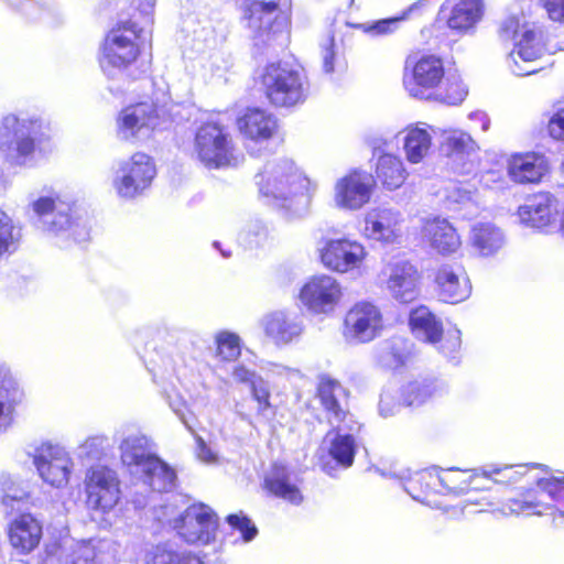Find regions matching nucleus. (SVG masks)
Masks as SVG:
<instances>
[{"label": "nucleus", "mask_w": 564, "mask_h": 564, "mask_svg": "<svg viewBox=\"0 0 564 564\" xmlns=\"http://www.w3.org/2000/svg\"><path fill=\"white\" fill-rule=\"evenodd\" d=\"M437 296L441 301L458 304L471 294V284L460 264L446 263L437 269L435 275Z\"/></svg>", "instance_id": "obj_22"}, {"label": "nucleus", "mask_w": 564, "mask_h": 564, "mask_svg": "<svg viewBox=\"0 0 564 564\" xmlns=\"http://www.w3.org/2000/svg\"><path fill=\"white\" fill-rule=\"evenodd\" d=\"M403 85L410 96L432 99L438 96L448 104L462 102L467 89L458 76H445L444 63L434 54L410 55L405 61Z\"/></svg>", "instance_id": "obj_1"}, {"label": "nucleus", "mask_w": 564, "mask_h": 564, "mask_svg": "<svg viewBox=\"0 0 564 564\" xmlns=\"http://www.w3.org/2000/svg\"><path fill=\"white\" fill-rule=\"evenodd\" d=\"M173 527L186 542L207 544L216 536L218 519L209 507L194 505L174 520Z\"/></svg>", "instance_id": "obj_16"}, {"label": "nucleus", "mask_w": 564, "mask_h": 564, "mask_svg": "<svg viewBox=\"0 0 564 564\" xmlns=\"http://www.w3.org/2000/svg\"><path fill=\"white\" fill-rule=\"evenodd\" d=\"M547 509L551 508L541 498H531V496L528 495L523 499L510 500L500 509V512L505 516L520 513L541 516Z\"/></svg>", "instance_id": "obj_42"}, {"label": "nucleus", "mask_w": 564, "mask_h": 564, "mask_svg": "<svg viewBox=\"0 0 564 564\" xmlns=\"http://www.w3.org/2000/svg\"><path fill=\"white\" fill-rule=\"evenodd\" d=\"M47 124L37 115L7 113L0 119V156L12 167L26 166L45 137Z\"/></svg>", "instance_id": "obj_3"}, {"label": "nucleus", "mask_w": 564, "mask_h": 564, "mask_svg": "<svg viewBox=\"0 0 564 564\" xmlns=\"http://www.w3.org/2000/svg\"><path fill=\"white\" fill-rule=\"evenodd\" d=\"M386 290L400 303L413 302L419 295L420 274L406 260L389 262L382 272Z\"/></svg>", "instance_id": "obj_20"}, {"label": "nucleus", "mask_w": 564, "mask_h": 564, "mask_svg": "<svg viewBox=\"0 0 564 564\" xmlns=\"http://www.w3.org/2000/svg\"><path fill=\"white\" fill-rule=\"evenodd\" d=\"M506 235L501 228L491 223H477L469 232L468 246L480 258L498 254L506 246Z\"/></svg>", "instance_id": "obj_25"}, {"label": "nucleus", "mask_w": 564, "mask_h": 564, "mask_svg": "<svg viewBox=\"0 0 564 564\" xmlns=\"http://www.w3.org/2000/svg\"><path fill=\"white\" fill-rule=\"evenodd\" d=\"M119 486L115 470L101 465L89 468L85 477L88 507L101 512L113 509L120 499Z\"/></svg>", "instance_id": "obj_13"}, {"label": "nucleus", "mask_w": 564, "mask_h": 564, "mask_svg": "<svg viewBox=\"0 0 564 564\" xmlns=\"http://www.w3.org/2000/svg\"><path fill=\"white\" fill-rule=\"evenodd\" d=\"M217 345V356L223 360H236L241 354L240 337L231 332L223 330L215 336Z\"/></svg>", "instance_id": "obj_44"}, {"label": "nucleus", "mask_w": 564, "mask_h": 564, "mask_svg": "<svg viewBox=\"0 0 564 564\" xmlns=\"http://www.w3.org/2000/svg\"><path fill=\"white\" fill-rule=\"evenodd\" d=\"M358 432L359 430L332 427V431L327 433L326 437L330 442L329 454L344 467L352 465L356 453L355 434Z\"/></svg>", "instance_id": "obj_36"}, {"label": "nucleus", "mask_w": 564, "mask_h": 564, "mask_svg": "<svg viewBox=\"0 0 564 564\" xmlns=\"http://www.w3.org/2000/svg\"><path fill=\"white\" fill-rule=\"evenodd\" d=\"M484 10L482 0H457L446 17V24L459 34L470 33L481 21Z\"/></svg>", "instance_id": "obj_29"}, {"label": "nucleus", "mask_w": 564, "mask_h": 564, "mask_svg": "<svg viewBox=\"0 0 564 564\" xmlns=\"http://www.w3.org/2000/svg\"><path fill=\"white\" fill-rule=\"evenodd\" d=\"M260 197L275 208L295 210L307 204L311 196V181L290 159L272 160L256 175Z\"/></svg>", "instance_id": "obj_2"}, {"label": "nucleus", "mask_w": 564, "mask_h": 564, "mask_svg": "<svg viewBox=\"0 0 564 564\" xmlns=\"http://www.w3.org/2000/svg\"><path fill=\"white\" fill-rule=\"evenodd\" d=\"M138 10L144 15L147 22H151V15L155 7V0H137Z\"/></svg>", "instance_id": "obj_60"}, {"label": "nucleus", "mask_w": 564, "mask_h": 564, "mask_svg": "<svg viewBox=\"0 0 564 564\" xmlns=\"http://www.w3.org/2000/svg\"><path fill=\"white\" fill-rule=\"evenodd\" d=\"M460 347V336L459 332L455 330L453 334H448L445 343L442 345L441 349L443 354L451 355L455 352Z\"/></svg>", "instance_id": "obj_59"}, {"label": "nucleus", "mask_w": 564, "mask_h": 564, "mask_svg": "<svg viewBox=\"0 0 564 564\" xmlns=\"http://www.w3.org/2000/svg\"><path fill=\"white\" fill-rule=\"evenodd\" d=\"M410 326L415 337L435 344L443 335L442 322L426 306H419L410 314Z\"/></svg>", "instance_id": "obj_35"}, {"label": "nucleus", "mask_w": 564, "mask_h": 564, "mask_svg": "<svg viewBox=\"0 0 564 564\" xmlns=\"http://www.w3.org/2000/svg\"><path fill=\"white\" fill-rule=\"evenodd\" d=\"M139 476H142L144 482L154 491H170L175 487V471L156 456L150 459Z\"/></svg>", "instance_id": "obj_39"}, {"label": "nucleus", "mask_w": 564, "mask_h": 564, "mask_svg": "<svg viewBox=\"0 0 564 564\" xmlns=\"http://www.w3.org/2000/svg\"><path fill=\"white\" fill-rule=\"evenodd\" d=\"M288 9V0H246L242 19L250 34L264 42L286 28Z\"/></svg>", "instance_id": "obj_9"}, {"label": "nucleus", "mask_w": 564, "mask_h": 564, "mask_svg": "<svg viewBox=\"0 0 564 564\" xmlns=\"http://www.w3.org/2000/svg\"><path fill=\"white\" fill-rule=\"evenodd\" d=\"M134 26L132 23L129 28H118L107 34L101 47L100 66L108 77L116 76L137 59L139 47L135 40L139 35Z\"/></svg>", "instance_id": "obj_10"}, {"label": "nucleus", "mask_w": 564, "mask_h": 564, "mask_svg": "<svg viewBox=\"0 0 564 564\" xmlns=\"http://www.w3.org/2000/svg\"><path fill=\"white\" fill-rule=\"evenodd\" d=\"M26 498L28 494L18 486L1 496V503L4 506L6 511L9 512L19 509Z\"/></svg>", "instance_id": "obj_55"}, {"label": "nucleus", "mask_w": 564, "mask_h": 564, "mask_svg": "<svg viewBox=\"0 0 564 564\" xmlns=\"http://www.w3.org/2000/svg\"><path fill=\"white\" fill-rule=\"evenodd\" d=\"M470 119H477L481 122V130L487 131L489 129V119L484 112H475L470 115Z\"/></svg>", "instance_id": "obj_63"}, {"label": "nucleus", "mask_w": 564, "mask_h": 564, "mask_svg": "<svg viewBox=\"0 0 564 564\" xmlns=\"http://www.w3.org/2000/svg\"><path fill=\"white\" fill-rule=\"evenodd\" d=\"M232 377L237 382L249 386L251 392L253 391V388L258 384V382H267L253 370L248 369L243 365H237L234 367Z\"/></svg>", "instance_id": "obj_52"}, {"label": "nucleus", "mask_w": 564, "mask_h": 564, "mask_svg": "<svg viewBox=\"0 0 564 564\" xmlns=\"http://www.w3.org/2000/svg\"><path fill=\"white\" fill-rule=\"evenodd\" d=\"M343 296L341 284L328 274L312 276L300 291L301 303L313 314L333 313Z\"/></svg>", "instance_id": "obj_14"}, {"label": "nucleus", "mask_w": 564, "mask_h": 564, "mask_svg": "<svg viewBox=\"0 0 564 564\" xmlns=\"http://www.w3.org/2000/svg\"><path fill=\"white\" fill-rule=\"evenodd\" d=\"M119 449L122 464L132 475H139L150 459L155 457L149 448L148 438L140 434L126 436L121 441Z\"/></svg>", "instance_id": "obj_33"}, {"label": "nucleus", "mask_w": 564, "mask_h": 564, "mask_svg": "<svg viewBox=\"0 0 564 564\" xmlns=\"http://www.w3.org/2000/svg\"><path fill=\"white\" fill-rule=\"evenodd\" d=\"M33 464L41 479L52 487L62 488L68 484L73 462L63 447L48 443L40 445L33 453Z\"/></svg>", "instance_id": "obj_15"}, {"label": "nucleus", "mask_w": 564, "mask_h": 564, "mask_svg": "<svg viewBox=\"0 0 564 564\" xmlns=\"http://www.w3.org/2000/svg\"><path fill=\"white\" fill-rule=\"evenodd\" d=\"M423 236L430 246L442 254L454 253L462 246L456 228L445 218L435 217L426 219L423 227Z\"/></svg>", "instance_id": "obj_27"}, {"label": "nucleus", "mask_w": 564, "mask_h": 564, "mask_svg": "<svg viewBox=\"0 0 564 564\" xmlns=\"http://www.w3.org/2000/svg\"><path fill=\"white\" fill-rule=\"evenodd\" d=\"M269 237L268 227L261 223L251 224L246 232V240L250 248L263 246Z\"/></svg>", "instance_id": "obj_50"}, {"label": "nucleus", "mask_w": 564, "mask_h": 564, "mask_svg": "<svg viewBox=\"0 0 564 564\" xmlns=\"http://www.w3.org/2000/svg\"><path fill=\"white\" fill-rule=\"evenodd\" d=\"M382 328V313L370 302L356 303L345 316L344 335L349 340L371 341L380 335Z\"/></svg>", "instance_id": "obj_17"}, {"label": "nucleus", "mask_w": 564, "mask_h": 564, "mask_svg": "<svg viewBox=\"0 0 564 564\" xmlns=\"http://www.w3.org/2000/svg\"><path fill=\"white\" fill-rule=\"evenodd\" d=\"M499 34L502 40L514 41V48L509 54V67L514 75L528 76L539 70L532 64L542 56L543 47L532 28L511 15L501 23Z\"/></svg>", "instance_id": "obj_4"}, {"label": "nucleus", "mask_w": 564, "mask_h": 564, "mask_svg": "<svg viewBox=\"0 0 564 564\" xmlns=\"http://www.w3.org/2000/svg\"><path fill=\"white\" fill-rule=\"evenodd\" d=\"M264 488L271 495L290 503L300 505L303 501L297 480L283 465L272 466L264 477Z\"/></svg>", "instance_id": "obj_30"}, {"label": "nucleus", "mask_w": 564, "mask_h": 564, "mask_svg": "<svg viewBox=\"0 0 564 564\" xmlns=\"http://www.w3.org/2000/svg\"><path fill=\"white\" fill-rule=\"evenodd\" d=\"M228 524L240 532L243 542L252 541L258 534V529L251 520L242 512L229 514L227 517Z\"/></svg>", "instance_id": "obj_46"}, {"label": "nucleus", "mask_w": 564, "mask_h": 564, "mask_svg": "<svg viewBox=\"0 0 564 564\" xmlns=\"http://www.w3.org/2000/svg\"><path fill=\"white\" fill-rule=\"evenodd\" d=\"M272 372L276 373V375H281V376H286L291 372V370L289 368H285V367H282V366H274L273 369L271 370Z\"/></svg>", "instance_id": "obj_64"}, {"label": "nucleus", "mask_w": 564, "mask_h": 564, "mask_svg": "<svg viewBox=\"0 0 564 564\" xmlns=\"http://www.w3.org/2000/svg\"><path fill=\"white\" fill-rule=\"evenodd\" d=\"M160 115L153 102L144 101L124 108L117 122L118 135L126 141L149 137L150 131L160 124Z\"/></svg>", "instance_id": "obj_18"}, {"label": "nucleus", "mask_w": 564, "mask_h": 564, "mask_svg": "<svg viewBox=\"0 0 564 564\" xmlns=\"http://www.w3.org/2000/svg\"><path fill=\"white\" fill-rule=\"evenodd\" d=\"M538 487L552 500H556L564 491V477L542 478L538 481Z\"/></svg>", "instance_id": "obj_54"}, {"label": "nucleus", "mask_w": 564, "mask_h": 564, "mask_svg": "<svg viewBox=\"0 0 564 564\" xmlns=\"http://www.w3.org/2000/svg\"><path fill=\"white\" fill-rule=\"evenodd\" d=\"M421 6L422 2H415L411 4L400 17L360 23L357 28L370 36H383L391 34L398 29L400 21L405 20L414 10L419 9Z\"/></svg>", "instance_id": "obj_40"}, {"label": "nucleus", "mask_w": 564, "mask_h": 564, "mask_svg": "<svg viewBox=\"0 0 564 564\" xmlns=\"http://www.w3.org/2000/svg\"><path fill=\"white\" fill-rule=\"evenodd\" d=\"M556 199L547 194H540L519 207L520 221L529 227L543 229L556 219Z\"/></svg>", "instance_id": "obj_28"}, {"label": "nucleus", "mask_w": 564, "mask_h": 564, "mask_svg": "<svg viewBox=\"0 0 564 564\" xmlns=\"http://www.w3.org/2000/svg\"><path fill=\"white\" fill-rule=\"evenodd\" d=\"M96 557L95 547L89 542H82L77 544L67 564H94Z\"/></svg>", "instance_id": "obj_53"}, {"label": "nucleus", "mask_w": 564, "mask_h": 564, "mask_svg": "<svg viewBox=\"0 0 564 564\" xmlns=\"http://www.w3.org/2000/svg\"><path fill=\"white\" fill-rule=\"evenodd\" d=\"M193 153L203 165L209 169L234 166L240 161V154L230 133L215 122H206L198 127Z\"/></svg>", "instance_id": "obj_5"}, {"label": "nucleus", "mask_w": 564, "mask_h": 564, "mask_svg": "<svg viewBox=\"0 0 564 564\" xmlns=\"http://www.w3.org/2000/svg\"><path fill=\"white\" fill-rule=\"evenodd\" d=\"M549 135L556 141H564V106L558 107L547 122Z\"/></svg>", "instance_id": "obj_51"}, {"label": "nucleus", "mask_w": 564, "mask_h": 564, "mask_svg": "<svg viewBox=\"0 0 564 564\" xmlns=\"http://www.w3.org/2000/svg\"><path fill=\"white\" fill-rule=\"evenodd\" d=\"M147 564H203L200 558L191 553H180L164 546H158Z\"/></svg>", "instance_id": "obj_43"}, {"label": "nucleus", "mask_w": 564, "mask_h": 564, "mask_svg": "<svg viewBox=\"0 0 564 564\" xmlns=\"http://www.w3.org/2000/svg\"><path fill=\"white\" fill-rule=\"evenodd\" d=\"M20 236V230L14 226L12 218L0 209V259L17 250Z\"/></svg>", "instance_id": "obj_41"}, {"label": "nucleus", "mask_w": 564, "mask_h": 564, "mask_svg": "<svg viewBox=\"0 0 564 564\" xmlns=\"http://www.w3.org/2000/svg\"><path fill=\"white\" fill-rule=\"evenodd\" d=\"M371 192V177L365 172H352L337 180L334 203L340 209L358 210L369 202Z\"/></svg>", "instance_id": "obj_21"}, {"label": "nucleus", "mask_w": 564, "mask_h": 564, "mask_svg": "<svg viewBox=\"0 0 564 564\" xmlns=\"http://www.w3.org/2000/svg\"><path fill=\"white\" fill-rule=\"evenodd\" d=\"M237 130L245 140L262 143L278 131L276 119L260 108H248L236 121Z\"/></svg>", "instance_id": "obj_24"}, {"label": "nucleus", "mask_w": 564, "mask_h": 564, "mask_svg": "<svg viewBox=\"0 0 564 564\" xmlns=\"http://www.w3.org/2000/svg\"><path fill=\"white\" fill-rule=\"evenodd\" d=\"M261 84L267 98L275 106L291 107L306 97L305 77L286 65H268L263 69Z\"/></svg>", "instance_id": "obj_6"}, {"label": "nucleus", "mask_w": 564, "mask_h": 564, "mask_svg": "<svg viewBox=\"0 0 564 564\" xmlns=\"http://www.w3.org/2000/svg\"><path fill=\"white\" fill-rule=\"evenodd\" d=\"M252 398L258 403V415L267 421L274 415L273 405L270 402L271 391L268 382H258L251 392Z\"/></svg>", "instance_id": "obj_45"}, {"label": "nucleus", "mask_w": 564, "mask_h": 564, "mask_svg": "<svg viewBox=\"0 0 564 564\" xmlns=\"http://www.w3.org/2000/svg\"><path fill=\"white\" fill-rule=\"evenodd\" d=\"M260 326L265 337L276 346H285L303 334L302 321L285 311H273L262 316Z\"/></svg>", "instance_id": "obj_23"}, {"label": "nucleus", "mask_w": 564, "mask_h": 564, "mask_svg": "<svg viewBox=\"0 0 564 564\" xmlns=\"http://www.w3.org/2000/svg\"><path fill=\"white\" fill-rule=\"evenodd\" d=\"M42 536V527L30 513L14 519L9 527L11 545L21 552H30L37 546Z\"/></svg>", "instance_id": "obj_34"}, {"label": "nucleus", "mask_w": 564, "mask_h": 564, "mask_svg": "<svg viewBox=\"0 0 564 564\" xmlns=\"http://www.w3.org/2000/svg\"><path fill=\"white\" fill-rule=\"evenodd\" d=\"M197 442V456L198 458L207 464L216 463L218 459L217 454L206 445L202 437L196 438Z\"/></svg>", "instance_id": "obj_58"}, {"label": "nucleus", "mask_w": 564, "mask_h": 564, "mask_svg": "<svg viewBox=\"0 0 564 564\" xmlns=\"http://www.w3.org/2000/svg\"><path fill=\"white\" fill-rule=\"evenodd\" d=\"M393 350L394 347L391 348V351H388L384 356H382V361L389 367H398L404 362L403 356L401 354L394 352Z\"/></svg>", "instance_id": "obj_61"}, {"label": "nucleus", "mask_w": 564, "mask_h": 564, "mask_svg": "<svg viewBox=\"0 0 564 564\" xmlns=\"http://www.w3.org/2000/svg\"><path fill=\"white\" fill-rule=\"evenodd\" d=\"M156 175L153 160L145 153L137 152L119 163L112 186L123 198H133L142 194Z\"/></svg>", "instance_id": "obj_11"}, {"label": "nucleus", "mask_w": 564, "mask_h": 564, "mask_svg": "<svg viewBox=\"0 0 564 564\" xmlns=\"http://www.w3.org/2000/svg\"><path fill=\"white\" fill-rule=\"evenodd\" d=\"M547 17L554 22H564V0H542Z\"/></svg>", "instance_id": "obj_56"}, {"label": "nucleus", "mask_w": 564, "mask_h": 564, "mask_svg": "<svg viewBox=\"0 0 564 564\" xmlns=\"http://www.w3.org/2000/svg\"><path fill=\"white\" fill-rule=\"evenodd\" d=\"M546 172V160L536 153L514 154L508 162V174L516 183L539 182Z\"/></svg>", "instance_id": "obj_31"}, {"label": "nucleus", "mask_w": 564, "mask_h": 564, "mask_svg": "<svg viewBox=\"0 0 564 564\" xmlns=\"http://www.w3.org/2000/svg\"><path fill=\"white\" fill-rule=\"evenodd\" d=\"M437 133L442 138L441 149L452 159H462L465 155H470L478 150L476 141L469 133L459 129L441 130Z\"/></svg>", "instance_id": "obj_37"}, {"label": "nucleus", "mask_w": 564, "mask_h": 564, "mask_svg": "<svg viewBox=\"0 0 564 564\" xmlns=\"http://www.w3.org/2000/svg\"><path fill=\"white\" fill-rule=\"evenodd\" d=\"M316 395L332 427L360 430L348 409V391L338 380L328 375L319 376Z\"/></svg>", "instance_id": "obj_12"}, {"label": "nucleus", "mask_w": 564, "mask_h": 564, "mask_svg": "<svg viewBox=\"0 0 564 564\" xmlns=\"http://www.w3.org/2000/svg\"><path fill=\"white\" fill-rule=\"evenodd\" d=\"M321 56L324 72L327 74L333 73L338 57V47L333 35H327L321 42Z\"/></svg>", "instance_id": "obj_47"}, {"label": "nucleus", "mask_w": 564, "mask_h": 564, "mask_svg": "<svg viewBox=\"0 0 564 564\" xmlns=\"http://www.w3.org/2000/svg\"><path fill=\"white\" fill-rule=\"evenodd\" d=\"M433 133L437 134V129L425 123L410 124L400 132L403 153L409 163L419 164L430 154Z\"/></svg>", "instance_id": "obj_26"}, {"label": "nucleus", "mask_w": 564, "mask_h": 564, "mask_svg": "<svg viewBox=\"0 0 564 564\" xmlns=\"http://www.w3.org/2000/svg\"><path fill=\"white\" fill-rule=\"evenodd\" d=\"M399 408V404L394 402L392 395L388 392H383L379 401V412L383 417L393 415Z\"/></svg>", "instance_id": "obj_57"}, {"label": "nucleus", "mask_w": 564, "mask_h": 564, "mask_svg": "<svg viewBox=\"0 0 564 564\" xmlns=\"http://www.w3.org/2000/svg\"><path fill=\"white\" fill-rule=\"evenodd\" d=\"M362 235L382 245H399L403 238V216L388 207L369 209L365 215Z\"/></svg>", "instance_id": "obj_19"}, {"label": "nucleus", "mask_w": 564, "mask_h": 564, "mask_svg": "<svg viewBox=\"0 0 564 564\" xmlns=\"http://www.w3.org/2000/svg\"><path fill=\"white\" fill-rule=\"evenodd\" d=\"M30 208L42 224L44 230L58 235L70 231L76 241L88 239L89 232L85 225L70 220V205L55 192L42 194L30 202Z\"/></svg>", "instance_id": "obj_7"}, {"label": "nucleus", "mask_w": 564, "mask_h": 564, "mask_svg": "<svg viewBox=\"0 0 564 564\" xmlns=\"http://www.w3.org/2000/svg\"><path fill=\"white\" fill-rule=\"evenodd\" d=\"M23 392L10 371L0 365V433L8 431L14 421V412Z\"/></svg>", "instance_id": "obj_32"}, {"label": "nucleus", "mask_w": 564, "mask_h": 564, "mask_svg": "<svg viewBox=\"0 0 564 564\" xmlns=\"http://www.w3.org/2000/svg\"><path fill=\"white\" fill-rule=\"evenodd\" d=\"M408 172L402 160L393 154L379 156L376 177L389 191L399 188L406 180Z\"/></svg>", "instance_id": "obj_38"}, {"label": "nucleus", "mask_w": 564, "mask_h": 564, "mask_svg": "<svg viewBox=\"0 0 564 564\" xmlns=\"http://www.w3.org/2000/svg\"><path fill=\"white\" fill-rule=\"evenodd\" d=\"M108 445V441L104 435H94L87 437L80 445V455L97 458L99 457Z\"/></svg>", "instance_id": "obj_49"}, {"label": "nucleus", "mask_w": 564, "mask_h": 564, "mask_svg": "<svg viewBox=\"0 0 564 564\" xmlns=\"http://www.w3.org/2000/svg\"><path fill=\"white\" fill-rule=\"evenodd\" d=\"M432 395L430 386H422L419 383H411L404 390L403 402L406 405H420L424 403Z\"/></svg>", "instance_id": "obj_48"}, {"label": "nucleus", "mask_w": 564, "mask_h": 564, "mask_svg": "<svg viewBox=\"0 0 564 564\" xmlns=\"http://www.w3.org/2000/svg\"><path fill=\"white\" fill-rule=\"evenodd\" d=\"M0 487L2 495H4L7 491H11V489L18 487V485L10 475L3 474L0 476Z\"/></svg>", "instance_id": "obj_62"}, {"label": "nucleus", "mask_w": 564, "mask_h": 564, "mask_svg": "<svg viewBox=\"0 0 564 564\" xmlns=\"http://www.w3.org/2000/svg\"><path fill=\"white\" fill-rule=\"evenodd\" d=\"M317 253L325 269L339 274L361 273L369 257L364 243L348 237L323 239Z\"/></svg>", "instance_id": "obj_8"}]
</instances>
